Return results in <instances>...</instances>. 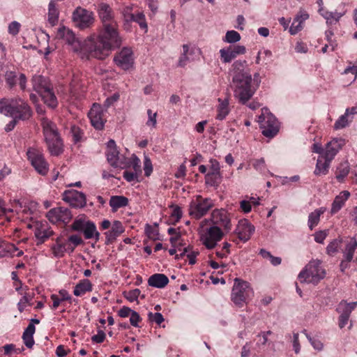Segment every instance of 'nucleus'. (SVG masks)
I'll list each match as a JSON object with an SVG mask.
<instances>
[{
    "label": "nucleus",
    "instance_id": "1",
    "mask_svg": "<svg viewBox=\"0 0 357 357\" xmlns=\"http://www.w3.org/2000/svg\"><path fill=\"white\" fill-rule=\"evenodd\" d=\"M89 44L91 48V57L104 59L112 50L119 47L121 44L117 22L102 26L98 36L89 37Z\"/></svg>",
    "mask_w": 357,
    "mask_h": 357
},
{
    "label": "nucleus",
    "instance_id": "2",
    "mask_svg": "<svg viewBox=\"0 0 357 357\" xmlns=\"http://www.w3.org/2000/svg\"><path fill=\"white\" fill-rule=\"evenodd\" d=\"M105 155L109 164L114 167L124 169V178H138L142 174L141 161L135 155L128 158L121 154L114 139H109L106 145Z\"/></svg>",
    "mask_w": 357,
    "mask_h": 357
},
{
    "label": "nucleus",
    "instance_id": "3",
    "mask_svg": "<svg viewBox=\"0 0 357 357\" xmlns=\"http://www.w3.org/2000/svg\"><path fill=\"white\" fill-rule=\"evenodd\" d=\"M246 65L245 60H238L231 66L234 96L243 105L252 97L256 91L255 88H252V79L250 71L245 69Z\"/></svg>",
    "mask_w": 357,
    "mask_h": 357
},
{
    "label": "nucleus",
    "instance_id": "4",
    "mask_svg": "<svg viewBox=\"0 0 357 357\" xmlns=\"http://www.w3.org/2000/svg\"><path fill=\"white\" fill-rule=\"evenodd\" d=\"M58 38L63 39L71 47V50L77 53L82 59L91 57V48L89 47V37L84 42L76 38L72 30L63 26L58 29L56 33Z\"/></svg>",
    "mask_w": 357,
    "mask_h": 357
},
{
    "label": "nucleus",
    "instance_id": "5",
    "mask_svg": "<svg viewBox=\"0 0 357 357\" xmlns=\"http://www.w3.org/2000/svg\"><path fill=\"white\" fill-rule=\"evenodd\" d=\"M42 126L45 139L50 154L55 156L59 155L63 151V144L56 124L47 119H44L42 121Z\"/></svg>",
    "mask_w": 357,
    "mask_h": 357
},
{
    "label": "nucleus",
    "instance_id": "6",
    "mask_svg": "<svg viewBox=\"0 0 357 357\" xmlns=\"http://www.w3.org/2000/svg\"><path fill=\"white\" fill-rule=\"evenodd\" d=\"M325 271L319 260L310 261L298 275L301 282L317 284L325 276Z\"/></svg>",
    "mask_w": 357,
    "mask_h": 357
},
{
    "label": "nucleus",
    "instance_id": "7",
    "mask_svg": "<svg viewBox=\"0 0 357 357\" xmlns=\"http://www.w3.org/2000/svg\"><path fill=\"white\" fill-rule=\"evenodd\" d=\"M258 122L264 136L273 138L279 132L280 124L275 116L267 108L261 109V114L259 116Z\"/></svg>",
    "mask_w": 357,
    "mask_h": 357
},
{
    "label": "nucleus",
    "instance_id": "8",
    "mask_svg": "<svg viewBox=\"0 0 357 357\" xmlns=\"http://www.w3.org/2000/svg\"><path fill=\"white\" fill-rule=\"evenodd\" d=\"M252 295V289L248 282L239 278L234 280L231 299L236 306L242 307L246 303V300Z\"/></svg>",
    "mask_w": 357,
    "mask_h": 357
},
{
    "label": "nucleus",
    "instance_id": "9",
    "mask_svg": "<svg viewBox=\"0 0 357 357\" xmlns=\"http://www.w3.org/2000/svg\"><path fill=\"white\" fill-rule=\"evenodd\" d=\"M32 115L29 105L21 98L10 99L8 107V116L22 121L29 119Z\"/></svg>",
    "mask_w": 357,
    "mask_h": 357
},
{
    "label": "nucleus",
    "instance_id": "10",
    "mask_svg": "<svg viewBox=\"0 0 357 357\" xmlns=\"http://www.w3.org/2000/svg\"><path fill=\"white\" fill-rule=\"evenodd\" d=\"M202 243L208 250L213 249L224 236L223 231L218 226H211L199 231Z\"/></svg>",
    "mask_w": 357,
    "mask_h": 357
},
{
    "label": "nucleus",
    "instance_id": "11",
    "mask_svg": "<svg viewBox=\"0 0 357 357\" xmlns=\"http://www.w3.org/2000/svg\"><path fill=\"white\" fill-rule=\"evenodd\" d=\"M213 201L211 199H203L197 196L196 199L192 200L189 206V215L195 219H200L213 207Z\"/></svg>",
    "mask_w": 357,
    "mask_h": 357
},
{
    "label": "nucleus",
    "instance_id": "12",
    "mask_svg": "<svg viewBox=\"0 0 357 357\" xmlns=\"http://www.w3.org/2000/svg\"><path fill=\"white\" fill-rule=\"evenodd\" d=\"M73 21L75 26L80 29L91 27L94 23V15L82 7H77L73 13Z\"/></svg>",
    "mask_w": 357,
    "mask_h": 357
},
{
    "label": "nucleus",
    "instance_id": "13",
    "mask_svg": "<svg viewBox=\"0 0 357 357\" xmlns=\"http://www.w3.org/2000/svg\"><path fill=\"white\" fill-rule=\"evenodd\" d=\"M26 155L34 169L42 176H45L48 171V165L45 161L42 152L34 147L28 149Z\"/></svg>",
    "mask_w": 357,
    "mask_h": 357
},
{
    "label": "nucleus",
    "instance_id": "14",
    "mask_svg": "<svg viewBox=\"0 0 357 357\" xmlns=\"http://www.w3.org/2000/svg\"><path fill=\"white\" fill-rule=\"evenodd\" d=\"M46 217L53 224L67 225L72 219L71 211L65 207H56L50 210Z\"/></svg>",
    "mask_w": 357,
    "mask_h": 357
},
{
    "label": "nucleus",
    "instance_id": "15",
    "mask_svg": "<svg viewBox=\"0 0 357 357\" xmlns=\"http://www.w3.org/2000/svg\"><path fill=\"white\" fill-rule=\"evenodd\" d=\"M62 199L73 208H83L86 204L85 195L75 190H65Z\"/></svg>",
    "mask_w": 357,
    "mask_h": 357
},
{
    "label": "nucleus",
    "instance_id": "16",
    "mask_svg": "<svg viewBox=\"0 0 357 357\" xmlns=\"http://www.w3.org/2000/svg\"><path fill=\"white\" fill-rule=\"evenodd\" d=\"M114 61L121 68L125 70H129L132 67L134 63L132 51L128 47L123 48L115 55Z\"/></svg>",
    "mask_w": 357,
    "mask_h": 357
},
{
    "label": "nucleus",
    "instance_id": "17",
    "mask_svg": "<svg viewBox=\"0 0 357 357\" xmlns=\"http://www.w3.org/2000/svg\"><path fill=\"white\" fill-rule=\"evenodd\" d=\"M211 220L212 226L222 227L225 230L229 231L231 229V221L227 212L225 209H215L211 213Z\"/></svg>",
    "mask_w": 357,
    "mask_h": 357
},
{
    "label": "nucleus",
    "instance_id": "18",
    "mask_svg": "<svg viewBox=\"0 0 357 357\" xmlns=\"http://www.w3.org/2000/svg\"><path fill=\"white\" fill-rule=\"evenodd\" d=\"M91 125L96 130H102L104 128L105 120L103 118V111L100 105L94 103L89 114Z\"/></svg>",
    "mask_w": 357,
    "mask_h": 357
},
{
    "label": "nucleus",
    "instance_id": "19",
    "mask_svg": "<svg viewBox=\"0 0 357 357\" xmlns=\"http://www.w3.org/2000/svg\"><path fill=\"white\" fill-rule=\"evenodd\" d=\"M255 231V227L246 219L238 221L235 232L238 238L243 242L248 241Z\"/></svg>",
    "mask_w": 357,
    "mask_h": 357
},
{
    "label": "nucleus",
    "instance_id": "20",
    "mask_svg": "<svg viewBox=\"0 0 357 357\" xmlns=\"http://www.w3.org/2000/svg\"><path fill=\"white\" fill-rule=\"evenodd\" d=\"M97 12L102 26L110 24L112 22H116L114 19V12L108 3L104 2L100 3L98 5Z\"/></svg>",
    "mask_w": 357,
    "mask_h": 357
},
{
    "label": "nucleus",
    "instance_id": "21",
    "mask_svg": "<svg viewBox=\"0 0 357 357\" xmlns=\"http://www.w3.org/2000/svg\"><path fill=\"white\" fill-rule=\"evenodd\" d=\"M345 140L342 138H334L326 145L324 155L328 161H332L339 151L344 146Z\"/></svg>",
    "mask_w": 357,
    "mask_h": 357
},
{
    "label": "nucleus",
    "instance_id": "22",
    "mask_svg": "<svg viewBox=\"0 0 357 357\" xmlns=\"http://www.w3.org/2000/svg\"><path fill=\"white\" fill-rule=\"evenodd\" d=\"M245 47L243 45H236L227 49L220 50V57L223 63H229L238 55L245 53Z\"/></svg>",
    "mask_w": 357,
    "mask_h": 357
},
{
    "label": "nucleus",
    "instance_id": "23",
    "mask_svg": "<svg viewBox=\"0 0 357 357\" xmlns=\"http://www.w3.org/2000/svg\"><path fill=\"white\" fill-rule=\"evenodd\" d=\"M34 227L35 236L40 240V243H43L54 234L47 222H36Z\"/></svg>",
    "mask_w": 357,
    "mask_h": 357
},
{
    "label": "nucleus",
    "instance_id": "24",
    "mask_svg": "<svg viewBox=\"0 0 357 357\" xmlns=\"http://www.w3.org/2000/svg\"><path fill=\"white\" fill-rule=\"evenodd\" d=\"M33 89L39 95L44 92L45 90H48L52 87V84L47 77L43 75H35L31 79Z\"/></svg>",
    "mask_w": 357,
    "mask_h": 357
},
{
    "label": "nucleus",
    "instance_id": "25",
    "mask_svg": "<svg viewBox=\"0 0 357 357\" xmlns=\"http://www.w3.org/2000/svg\"><path fill=\"white\" fill-rule=\"evenodd\" d=\"M124 231L125 229L121 222L119 220L114 221L111 229L105 233L106 238L105 244L112 243Z\"/></svg>",
    "mask_w": 357,
    "mask_h": 357
},
{
    "label": "nucleus",
    "instance_id": "26",
    "mask_svg": "<svg viewBox=\"0 0 357 357\" xmlns=\"http://www.w3.org/2000/svg\"><path fill=\"white\" fill-rule=\"evenodd\" d=\"M136 8L135 4L129 3V4H122L119 8V11L122 15L123 18V26L124 29L127 31H129V20L132 19V16L135 14V8Z\"/></svg>",
    "mask_w": 357,
    "mask_h": 357
},
{
    "label": "nucleus",
    "instance_id": "27",
    "mask_svg": "<svg viewBox=\"0 0 357 357\" xmlns=\"http://www.w3.org/2000/svg\"><path fill=\"white\" fill-rule=\"evenodd\" d=\"M169 282L168 278L162 273H155L149 277L148 284L149 286L162 289Z\"/></svg>",
    "mask_w": 357,
    "mask_h": 357
},
{
    "label": "nucleus",
    "instance_id": "28",
    "mask_svg": "<svg viewBox=\"0 0 357 357\" xmlns=\"http://www.w3.org/2000/svg\"><path fill=\"white\" fill-rule=\"evenodd\" d=\"M349 196L350 192L347 190H344L337 195L332 204L331 210V214L337 213L344 205L345 202L348 199Z\"/></svg>",
    "mask_w": 357,
    "mask_h": 357
},
{
    "label": "nucleus",
    "instance_id": "29",
    "mask_svg": "<svg viewBox=\"0 0 357 357\" xmlns=\"http://www.w3.org/2000/svg\"><path fill=\"white\" fill-rule=\"evenodd\" d=\"M331 161H328L327 158L324 157V155H320L318 157L316 168L314 172L315 176H325L330 167Z\"/></svg>",
    "mask_w": 357,
    "mask_h": 357
},
{
    "label": "nucleus",
    "instance_id": "30",
    "mask_svg": "<svg viewBox=\"0 0 357 357\" xmlns=\"http://www.w3.org/2000/svg\"><path fill=\"white\" fill-rule=\"evenodd\" d=\"M50 250L54 257L61 258L66 253V244L62 241L61 236L55 239L54 243L50 246Z\"/></svg>",
    "mask_w": 357,
    "mask_h": 357
},
{
    "label": "nucleus",
    "instance_id": "31",
    "mask_svg": "<svg viewBox=\"0 0 357 357\" xmlns=\"http://www.w3.org/2000/svg\"><path fill=\"white\" fill-rule=\"evenodd\" d=\"M45 105L52 109L58 105V100L53 91V86L40 94Z\"/></svg>",
    "mask_w": 357,
    "mask_h": 357
},
{
    "label": "nucleus",
    "instance_id": "32",
    "mask_svg": "<svg viewBox=\"0 0 357 357\" xmlns=\"http://www.w3.org/2000/svg\"><path fill=\"white\" fill-rule=\"evenodd\" d=\"M92 287V283L89 280H81L75 287L73 294L76 296H81L86 292L91 291Z\"/></svg>",
    "mask_w": 357,
    "mask_h": 357
},
{
    "label": "nucleus",
    "instance_id": "33",
    "mask_svg": "<svg viewBox=\"0 0 357 357\" xmlns=\"http://www.w3.org/2000/svg\"><path fill=\"white\" fill-rule=\"evenodd\" d=\"M59 11L54 1H50L48 5L47 22L51 26H55L59 21Z\"/></svg>",
    "mask_w": 357,
    "mask_h": 357
},
{
    "label": "nucleus",
    "instance_id": "34",
    "mask_svg": "<svg viewBox=\"0 0 357 357\" xmlns=\"http://www.w3.org/2000/svg\"><path fill=\"white\" fill-rule=\"evenodd\" d=\"M35 331V326L32 324H29L28 326L25 328L23 333L22 339L24 343L25 346L29 349H31L34 344L35 342L33 340V334Z\"/></svg>",
    "mask_w": 357,
    "mask_h": 357
},
{
    "label": "nucleus",
    "instance_id": "35",
    "mask_svg": "<svg viewBox=\"0 0 357 357\" xmlns=\"http://www.w3.org/2000/svg\"><path fill=\"white\" fill-rule=\"evenodd\" d=\"M82 233L86 239L95 238L96 241L99 240L100 233L97 231L96 226L92 221H88Z\"/></svg>",
    "mask_w": 357,
    "mask_h": 357
},
{
    "label": "nucleus",
    "instance_id": "36",
    "mask_svg": "<svg viewBox=\"0 0 357 357\" xmlns=\"http://www.w3.org/2000/svg\"><path fill=\"white\" fill-rule=\"evenodd\" d=\"M219 105L217 107V115L216 119L222 121L224 120L227 116L229 114L230 109L229 108V100L225 98L222 100L221 98H218Z\"/></svg>",
    "mask_w": 357,
    "mask_h": 357
},
{
    "label": "nucleus",
    "instance_id": "37",
    "mask_svg": "<svg viewBox=\"0 0 357 357\" xmlns=\"http://www.w3.org/2000/svg\"><path fill=\"white\" fill-rule=\"evenodd\" d=\"M326 211V208L320 207L310 213L308 216L307 225L310 230H312L316 227L320 220V216Z\"/></svg>",
    "mask_w": 357,
    "mask_h": 357
},
{
    "label": "nucleus",
    "instance_id": "38",
    "mask_svg": "<svg viewBox=\"0 0 357 357\" xmlns=\"http://www.w3.org/2000/svg\"><path fill=\"white\" fill-rule=\"evenodd\" d=\"M132 22H137L142 29H144L145 32H147L148 25L146 22L145 15L142 10H137L135 11V14L132 19L129 20V29L130 28V24Z\"/></svg>",
    "mask_w": 357,
    "mask_h": 357
},
{
    "label": "nucleus",
    "instance_id": "39",
    "mask_svg": "<svg viewBox=\"0 0 357 357\" xmlns=\"http://www.w3.org/2000/svg\"><path fill=\"white\" fill-rule=\"evenodd\" d=\"M128 204V199L124 196H112L109 199V206L114 212Z\"/></svg>",
    "mask_w": 357,
    "mask_h": 357
},
{
    "label": "nucleus",
    "instance_id": "40",
    "mask_svg": "<svg viewBox=\"0 0 357 357\" xmlns=\"http://www.w3.org/2000/svg\"><path fill=\"white\" fill-rule=\"evenodd\" d=\"M321 15L326 20V23L329 25L336 24L339 22L340 19L344 15V13L330 12L328 10H323Z\"/></svg>",
    "mask_w": 357,
    "mask_h": 357
},
{
    "label": "nucleus",
    "instance_id": "41",
    "mask_svg": "<svg viewBox=\"0 0 357 357\" xmlns=\"http://www.w3.org/2000/svg\"><path fill=\"white\" fill-rule=\"evenodd\" d=\"M357 248V241L353 238L351 241L346 245L345 250L344 251V257L346 262H350L354 257V253Z\"/></svg>",
    "mask_w": 357,
    "mask_h": 357
},
{
    "label": "nucleus",
    "instance_id": "42",
    "mask_svg": "<svg viewBox=\"0 0 357 357\" xmlns=\"http://www.w3.org/2000/svg\"><path fill=\"white\" fill-rule=\"evenodd\" d=\"M88 221L84 215L79 216L71 225V229L75 231L82 232Z\"/></svg>",
    "mask_w": 357,
    "mask_h": 357
},
{
    "label": "nucleus",
    "instance_id": "43",
    "mask_svg": "<svg viewBox=\"0 0 357 357\" xmlns=\"http://www.w3.org/2000/svg\"><path fill=\"white\" fill-rule=\"evenodd\" d=\"M192 54V51H190V47L188 45H183V53L179 57L178 61V66L184 67L187 65L188 61H190L189 54Z\"/></svg>",
    "mask_w": 357,
    "mask_h": 357
},
{
    "label": "nucleus",
    "instance_id": "44",
    "mask_svg": "<svg viewBox=\"0 0 357 357\" xmlns=\"http://www.w3.org/2000/svg\"><path fill=\"white\" fill-rule=\"evenodd\" d=\"M342 243V239L341 238H335L330 242L326 247V253L330 256H333L338 252Z\"/></svg>",
    "mask_w": 357,
    "mask_h": 357
},
{
    "label": "nucleus",
    "instance_id": "45",
    "mask_svg": "<svg viewBox=\"0 0 357 357\" xmlns=\"http://www.w3.org/2000/svg\"><path fill=\"white\" fill-rule=\"evenodd\" d=\"M188 251L189 247L185 248L180 255H176L175 258L176 259H179L180 258H182L183 256L186 255L189 261V264L191 265L195 264L196 263V257L199 252L195 251H191L188 252Z\"/></svg>",
    "mask_w": 357,
    "mask_h": 357
},
{
    "label": "nucleus",
    "instance_id": "46",
    "mask_svg": "<svg viewBox=\"0 0 357 357\" xmlns=\"http://www.w3.org/2000/svg\"><path fill=\"white\" fill-rule=\"evenodd\" d=\"M208 172L206 174V176H213L214 178L219 175L220 173V165L219 162L214 159H211L209 161V165L207 166Z\"/></svg>",
    "mask_w": 357,
    "mask_h": 357
},
{
    "label": "nucleus",
    "instance_id": "47",
    "mask_svg": "<svg viewBox=\"0 0 357 357\" xmlns=\"http://www.w3.org/2000/svg\"><path fill=\"white\" fill-rule=\"evenodd\" d=\"M349 115V108H347L345 113L340 116L334 124L335 130H340L345 128L349 124L348 116Z\"/></svg>",
    "mask_w": 357,
    "mask_h": 357
},
{
    "label": "nucleus",
    "instance_id": "48",
    "mask_svg": "<svg viewBox=\"0 0 357 357\" xmlns=\"http://www.w3.org/2000/svg\"><path fill=\"white\" fill-rule=\"evenodd\" d=\"M157 224L155 225V227H153L149 224H146L145 226L146 234L149 238L154 241L159 239V231L157 229Z\"/></svg>",
    "mask_w": 357,
    "mask_h": 357
},
{
    "label": "nucleus",
    "instance_id": "49",
    "mask_svg": "<svg viewBox=\"0 0 357 357\" xmlns=\"http://www.w3.org/2000/svg\"><path fill=\"white\" fill-rule=\"evenodd\" d=\"M241 40V35L236 31H228L223 40L228 43H235Z\"/></svg>",
    "mask_w": 357,
    "mask_h": 357
},
{
    "label": "nucleus",
    "instance_id": "50",
    "mask_svg": "<svg viewBox=\"0 0 357 357\" xmlns=\"http://www.w3.org/2000/svg\"><path fill=\"white\" fill-rule=\"evenodd\" d=\"M70 133L73 137V140L75 143H77L82 141L84 132L77 126L73 125L70 128Z\"/></svg>",
    "mask_w": 357,
    "mask_h": 357
},
{
    "label": "nucleus",
    "instance_id": "51",
    "mask_svg": "<svg viewBox=\"0 0 357 357\" xmlns=\"http://www.w3.org/2000/svg\"><path fill=\"white\" fill-rule=\"evenodd\" d=\"M141 291L139 289H135L128 292H124V297L130 302H134L137 300Z\"/></svg>",
    "mask_w": 357,
    "mask_h": 357
},
{
    "label": "nucleus",
    "instance_id": "52",
    "mask_svg": "<svg viewBox=\"0 0 357 357\" xmlns=\"http://www.w3.org/2000/svg\"><path fill=\"white\" fill-rule=\"evenodd\" d=\"M170 208H172L171 218L174 220L176 222H178L183 215V212L181 207L177 205H171Z\"/></svg>",
    "mask_w": 357,
    "mask_h": 357
},
{
    "label": "nucleus",
    "instance_id": "53",
    "mask_svg": "<svg viewBox=\"0 0 357 357\" xmlns=\"http://www.w3.org/2000/svg\"><path fill=\"white\" fill-rule=\"evenodd\" d=\"M17 75L14 71H7L5 75V79L6 83L10 88L16 84Z\"/></svg>",
    "mask_w": 357,
    "mask_h": 357
},
{
    "label": "nucleus",
    "instance_id": "54",
    "mask_svg": "<svg viewBox=\"0 0 357 357\" xmlns=\"http://www.w3.org/2000/svg\"><path fill=\"white\" fill-rule=\"evenodd\" d=\"M147 114H148V121H146V124L149 127L151 128H155L157 124V113L154 112L153 113L151 109L147 110Z\"/></svg>",
    "mask_w": 357,
    "mask_h": 357
},
{
    "label": "nucleus",
    "instance_id": "55",
    "mask_svg": "<svg viewBox=\"0 0 357 357\" xmlns=\"http://www.w3.org/2000/svg\"><path fill=\"white\" fill-rule=\"evenodd\" d=\"M144 176L146 177H149L153 172L152 162L148 156L144 157Z\"/></svg>",
    "mask_w": 357,
    "mask_h": 357
},
{
    "label": "nucleus",
    "instance_id": "56",
    "mask_svg": "<svg viewBox=\"0 0 357 357\" xmlns=\"http://www.w3.org/2000/svg\"><path fill=\"white\" fill-rule=\"evenodd\" d=\"M167 233L172 236L169 238V241L172 244L176 243L180 238L181 234L180 232L178 231L177 229L169 227L167 230Z\"/></svg>",
    "mask_w": 357,
    "mask_h": 357
},
{
    "label": "nucleus",
    "instance_id": "57",
    "mask_svg": "<svg viewBox=\"0 0 357 357\" xmlns=\"http://www.w3.org/2000/svg\"><path fill=\"white\" fill-rule=\"evenodd\" d=\"M148 317L150 321L155 322L158 325H160L164 321L163 316L160 312H149Z\"/></svg>",
    "mask_w": 357,
    "mask_h": 357
},
{
    "label": "nucleus",
    "instance_id": "58",
    "mask_svg": "<svg viewBox=\"0 0 357 357\" xmlns=\"http://www.w3.org/2000/svg\"><path fill=\"white\" fill-rule=\"evenodd\" d=\"M337 311L340 313V314L350 317L351 311L349 310L347 303L346 301H342L339 303Z\"/></svg>",
    "mask_w": 357,
    "mask_h": 357
},
{
    "label": "nucleus",
    "instance_id": "59",
    "mask_svg": "<svg viewBox=\"0 0 357 357\" xmlns=\"http://www.w3.org/2000/svg\"><path fill=\"white\" fill-rule=\"evenodd\" d=\"M68 241L69 243H71L73 244V246H75V248L78 245L84 244V241L82 238L77 234L70 235L68 238Z\"/></svg>",
    "mask_w": 357,
    "mask_h": 357
},
{
    "label": "nucleus",
    "instance_id": "60",
    "mask_svg": "<svg viewBox=\"0 0 357 357\" xmlns=\"http://www.w3.org/2000/svg\"><path fill=\"white\" fill-rule=\"evenodd\" d=\"M305 333L307 338L311 343L312 346L314 347V349H315L318 351H321L323 349L324 345H323V343L320 340L312 338L307 333H306L305 332Z\"/></svg>",
    "mask_w": 357,
    "mask_h": 357
},
{
    "label": "nucleus",
    "instance_id": "61",
    "mask_svg": "<svg viewBox=\"0 0 357 357\" xmlns=\"http://www.w3.org/2000/svg\"><path fill=\"white\" fill-rule=\"evenodd\" d=\"M20 24L16 21H13L8 25V33L13 36L17 35L20 29Z\"/></svg>",
    "mask_w": 357,
    "mask_h": 357
},
{
    "label": "nucleus",
    "instance_id": "62",
    "mask_svg": "<svg viewBox=\"0 0 357 357\" xmlns=\"http://www.w3.org/2000/svg\"><path fill=\"white\" fill-rule=\"evenodd\" d=\"M119 99V94L117 93H114L110 97H108L104 102V107L107 109L112 105L115 102Z\"/></svg>",
    "mask_w": 357,
    "mask_h": 357
},
{
    "label": "nucleus",
    "instance_id": "63",
    "mask_svg": "<svg viewBox=\"0 0 357 357\" xmlns=\"http://www.w3.org/2000/svg\"><path fill=\"white\" fill-rule=\"evenodd\" d=\"M142 320L139 314L136 311H134L132 312V314L130 316V324L135 327H138V323Z\"/></svg>",
    "mask_w": 357,
    "mask_h": 357
},
{
    "label": "nucleus",
    "instance_id": "64",
    "mask_svg": "<svg viewBox=\"0 0 357 357\" xmlns=\"http://www.w3.org/2000/svg\"><path fill=\"white\" fill-rule=\"evenodd\" d=\"M29 302V299L27 295L25 294L24 296H23L21 298V299L20 300V301L17 303L18 310L20 312H22L24 310V309L26 307Z\"/></svg>",
    "mask_w": 357,
    "mask_h": 357
}]
</instances>
